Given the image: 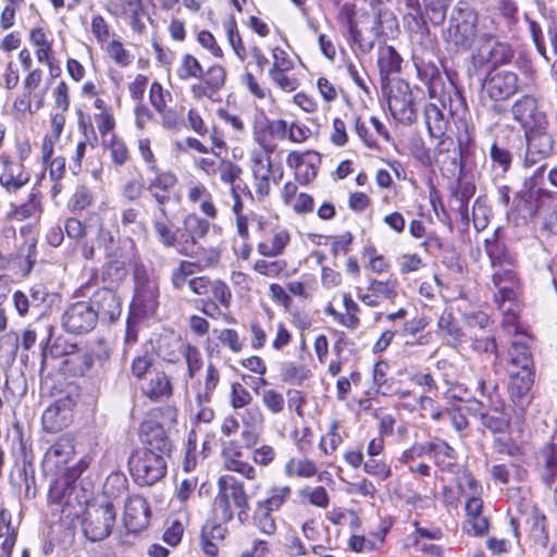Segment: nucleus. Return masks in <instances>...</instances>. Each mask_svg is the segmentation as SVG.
I'll list each match as a JSON object with an SVG mask.
<instances>
[{
    "mask_svg": "<svg viewBox=\"0 0 557 557\" xmlns=\"http://www.w3.org/2000/svg\"><path fill=\"white\" fill-rule=\"evenodd\" d=\"M494 38L485 18L467 2H458L451 10L448 26L443 32L446 45L456 52L468 51L475 42Z\"/></svg>",
    "mask_w": 557,
    "mask_h": 557,
    "instance_id": "1",
    "label": "nucleus"
},
{
    "mask_svg": "<svg viewBox=\"0 0 557 557\" xmlns=\"http://www.w3.org/2000/svg\"><path fill=\"white\" fill-rule=\"evenodd\" d=\"M527 150L523 159L525 169L535 168L532 175L524 180V188L532 190L543 178L545 164L542 161L550 156L554 148V139L547 132V127H536L524 132Z\"/></svg>",
    "mask_w": 557,
    "mask_h": 557,
    "instance_id": "2",
    "label": "nucleus"
},
{
    "mask_svg": "<svg viewBox=\"0 0 557 557\" xmlns=\"http://www.w3.org/2000/svg\"><path fill=\"white\" fill-rule=\"evenodd\" d=\"M116 522V511L111 500L87 503L82 518V531L90 542L108 539Z\"/></svg>",
    "mask_w": 557,
    "mask_h": 557,
    "instance_id": "3",
    "label": "nucleus"
},
{
    "mask_svg": "<svg viewBox=\"0 0 557 557\" xmlns=\"http://www.w3.org/2000/svg\"><path fill=\"white\" fill-rule=\"evenodd\" d=\"M128 465L134 481L141 486H151L166 474V461L160 453L136 449Z\"/></svg>",
    "mask_w": 557,
    "mask_h": 557,
    "instance_id": "4",
    "label": "nucleus"
},
{
    "mask_svg": "<svg viewBox=\"0 0 557 557\" xmlns=\"http://www.w3.org/2000/svg\"><path fill=\"white\" fill-rule=\"evenodd\" d=\"M219 492L214 498V509L221 512L224 521L233 519L231 500L240 509L238 516H247L249 510L248 496L244 485L233 475H223L218 481Z\"/></svg>",
    "mask_w": 557,
    "mask_h": 557,
    "instance_id": "5",
    "label": "nucleus"
},
{
    "mask_svg": "<svg viewBox=\"0 0 557 557\" xmlns=\"http://www.w3.org/2000/svg\"><path fill=\"white\" fill-rule=\"evenodd\" d=\"M522 89V84L516 72L509 70L490 71L483 82V90L494 102L492 109L502 112L498 102L506 101Z\"/></svg>",
    "mask_w": 557,
    "mask_h": 557,
    "instance_id": "6",
    "label": "nucleus"
},
{
    "mask_svg": "<svg viewBox=\"0 0 557 557\" xmlns=\"http://www.w3.org/2000/svg\"><path fill=\"white\" fill-rule=\"evenodd\" d=\"M515 50L510 44L495 39L480 40L471 55L472 65L483 69L490 65L491 71L511 63Z\"/></svg>",
    "mask_w": 557,
    "mask_h": 557,
    "instance_id": "7",
    "label": "nucleus"
},
{
    "mask_svg": "<svg viewBox=\"0 0 557 557\" xmlns=\"http://www.w3.org/2000/svg\"><path fill=\"white\" fill-rule=\"evenodd\" d=\"M478 389L488 400L493 412L481 413L482 424L493 433H503L509 428V417L503 412V404L498 397V384L491 377H479Z\"/></svg>",
    "mask_w": 557,
    "mask_h": 557,
    "instance_id": "8",
    "label": "nucleus"
},
{
    "mask_svg": "<svg viewBox=\"0 0 557 557\" xmlns=\"http://www.w3.org/2000/svg\"><path fill=\"white\" fill-rule=\"evenodd\" d=\"M458 138V144L449 136L438 140L435 149V162L438 163L443 171L448 172L451 176L460 177L463 172V158L468 150V141Z\"/></svg>",
    "mask_w": 557,
    "mask_h": 557,
    "instance_id": "9",
    "label": "nucleus"
},
{
    "mask_svg": "<svg viewBox=\"0 0 557 557\" xmlns=\"http://www.w3.org/2000/svg\"><path fill=\"white\" fill-rule=\"evenodd\" d=\"M63 329L72 334H87L91 332L97 323L98 315L95 313L88 300H79L71 304L61 318Z\"/></svg>",
    "mask_w": 557,
    "mask_h": 557,
    "instance_id": "10",
    "label": "nucleus"
},
{
    "mask_svg": "<svg viewBox=\"0 0 557 557\" xmlns=\"http://www.w3.org/2000/svg\"><path fill=\"white\" fill-rule=\"evenodd\" d=\"M157 297L158 293L154 287L149 286L136 292L126 324L125 341L127 343L137 341L136 320L154 313L158 304Z\"/></svg>",
    "mask_w": 557,
    "mask_h": 557,
    "instance_id": "11",
    "label": "nucleus"
},
{
    "mask_svg": "<svg viewBox=\"0 0 557 557\" xmlns=\"http://www.w3.org/2000/svg\"><path fill=\"white\" fill-rule=\"evenodd\" d=\"M209 227V222L197 214L186 215L182 226L177 227L176 251L186 257H194V248H196L198 240L208 234Z\"/></svg>",
    "mask_w": 557,
    "mask_h": 557,
    "instance_id": "12",
    "label": "nucleus"
},
{
    "mask_svg": "<svg viewBox=\"0 0 557 557\" xmlns=\"http://www.w3.org/2000/svg\"><path fill=\"white\" fill-rule=\"evenodd\" d=\"M387 104L393 117L404 124H411L417 119L412 92L404 81H397L391 88Z\"/></svg>",
    "mask_w": 557,
    "mask_h": 557,
    "instance_id": "13",
    "label": "nucleus"
},
{
    "mask_svg": "<svg viewBox=\"0 0 557 557\" xmlns=\"http://www.w3.org/2000/svg\"><path fill=\"white\" fill-rule=\"evenodd\" d=\"M512 119L518 122L524 132L532 128L548 127L546 114L539 109L537 100L531 95L518 98L510 109Z\"/></svg>",
    "mask_w": 557,
    "mask_h": 557,
    "instance_id": "14",
    "label": "nucleus"
},
{
    "mask_svg": "<svg viewBox=\"0 0 557 557\" xmlns=\"http://www.w3.org/2000/svg\"><path fill=\"white\" fill-rule=\"evenodd\" d=\"M533 369H522L510 372L509 395L518 418H523L531 403L530 391L534 382Z\"/></svg>",
    "mask_w": 557,
    "mask_h": 557,
    "instance_id": "15",
    "label": "nucleus"
},
{
    "mask_svg": "<svg viewBox=\"0 0 557 557\" xmlns=\"http://www.w3.org/2000/svg\"><path fill=\"white\" fill-rule=\"evenodd\" d=\"M74 399L66 395L57 399L42 413L44 429L49 433H57L66 428L73 420Z\"/></svg>",
    "mask_w": 557,
    "mask_h": 557,
    "instance_id": "16",
    "label": "nucleus"
},
{
    "mask_svg": "<svg viewBox=\"0 0 557 557\" xmlns=\"http://www.w3.org/2000/svg\"><path fill=\"white\" fill-rule=\"evenodd\" d=\"M151 510L147 499L138 494L129 495L124 504L123 522L126 530L139 533L150 522Z\"/></svg>",
    "mask_w": 557,
    "mask_h": 557,
    "instance_id": "17",
    "label": "nucleus"
},
{
    "mask_svg": "<svg viewBox=\"0 0 557 557\" xmlns=\"http://www.w3.org/2000/svg\"><path fill=\"white\" fill-rule=\"evenodd\" d=\"M98 321L112 323L119 319L122 312L121 298L115 290L111 288H99L92 293L88 300Z\"/></svg>",
    "mask_w": 557,
    "mask_h": 557,
    "instance_id": "18",
    "label": "nucleus"
},
{
    "mask_svg": "<svg viewBox=\"0 0 557 557\" xmlns=\"http://www.w3.org/2000/svg\"><path fill=\"white\" fill-rule=\"evenodd\" d=\"M492 282L498 289L495 294V301L498 306H503L506 301H513L517 297L516 288L519 281L516 273L515 265H502L492 268Z\"/></svg>",
    "mask_w": 557,
    "mask_h": 557,
    "instance_id": "19",
    "label": "nucleus"
},
{
    "mask_svg": "<svg viewBox=\"0 0 557 557\" xmlns=\"http://www.w3.org/2000/svg\"><path fill=\"white\" fill-rule=\"evenodd\" d=\"M140 440L143 447L154 453H160L162 457L169 455L172 449V443L163 426L154 421H145L140 425Z\"/></svg>",
    "mask_w": 557,
    "mask_h": 557,
    "instance_id": "20",
    "label": "nucleus"
},
{
    "mask_svg": "<svg viewBox=\"0 0 557 557\" xmlns=\"http://www.w3.org/2000/svg\"><path fill=\"white\" fill-rule=\"evenodd\" d=\"M30 180L29 172L23 163L9 159L2 160V170L0 173V185L9 194H15Z\"/></svg>",
    "mask_w": 557,
    "mask_h": 557,
    "instance_id": "21",
    "label": "nucleus"
},
{
    "mask_svg": "<svg viewBox=\"0 0 557 557\" xmlns=\"http://www.w3.org/2000/svg\"><path fill=\"white\" fill-rule=\"evenodd\" d=\"M465 529L473 535H483L488 530V520L482 515L483 500L480 496H469L466 506Z\"/></svg>",
    "mask_w": 557,
    "mask_h": 557,
    "instance_id": "22",
    "label": "nucleus"
},
{
    "mask_svg": "<svg viewBox=\"0 0 557 557\" xmlns=\"http://www.w3.org/2000/svg\"><path fill=\"white\" fill-rule=\"evenodd\" d=\"M20 233L25 236V240L18 246L14 255V260L23 275H28L37 260V239L35 236L30 235L32 231L28 226L21 227Z\"/></svg>",
    "mask_w": 557,
    "mask_h": 557,
    "instance_id": "23",
    "label": "nucleus"
},
{
    "mask_svg": "<svg viewBox=\"0 0 557 557\" xmlns=\"http://www.w3.org/2000/svg\"><path fill=\"white\" fill-rule=\"evenodd\" d=\"M75 455L74 440L70 435L59 437L45 454V461L62 470Z\"/></svg>",
    "mask_w": 557,
    "mask_h": 557,
    "instance_id": "24",
    "label": "nucleus"
},
{
    "mask_svg": "<svg viewBox=\"0 0 557 557\" xmlns=\"http://www.w3.org/2000/svg\"><path fill=\"white\" fill-rule=\"evenodd\" d=\"M449 115L445 113V106L441 109L436 103H429L424 108V119L431 137L442 139L449 124Z\"/></svg>",
    "mask_w": 557,
    "mask_h": 557,
    "instance_id": "25",
    "label": "nucleus"
},
{
    "mask_svg": "<svg viewBox=\"0 0 557 557\" xmlns=\"http://www.w3.org/2000/svg\"><path fill=\"white\" fill-rule=\"evenodd\" d=\"M498 232L495 231L490 238L484 240L486 255L492 268L502 265H515L516 258L509 252L506 245L498 240Z\"/></svg>",
    "mask_w": 557,
    "mask_h": 557,
    "instance_id": "26",
    "label": "nucleus"
},
{
    "mask_svg": "<svg viewBox=\"0 0 557 557\" xmlns=\"http://www.w3.org/2000/svg\"><path fill=\"white\" fill-rule=\"evenodd\" d=\"M401 62L403 59L394 47L386 46L380 49L377 65L383 85L391 74L398 73L400 71Z\"/></svg>",
    "mask_w": 557,
    "mask_h": 557,
    "instance_id": "27",
    "label": "nucleus"
},
{
    "mask_svg": "<svg viewBox=\"0 0 557 557\" xmlns=\"http://www.w3.org/2000/svg\"><path fill=\"white\" fill-rule=\"evenodd\" d=\"M144 393L151 400H160L169 398L173 393V388L170 379L164 372H154L144 388Z\"/></svg>",
    "mask_w": 557,
    "mask_h": 557,
    "instance_id": "28",
    "label": "nucleus"
},
{
    "mask_svg": "<svg viewBox=\"0 0 557 557\" xmlns=\"http://www.w3.org/2000/svg\"><path fill=\"white\" fill-rule=\"evenodd\" d=\"M102 146L110 152L114 165L122 166L129 160L131 154L126 144L115 134H111L109 139L103 138Z\"/></svg>",
    "mask_w": 557,
    "mask_h": 557,
    "instance_id": "29",
    "label": "nucleus"
},
{
    "mask_svg": "<svg viewBox=\"0 0 557 557\" xmlns=\"http://www.w3.org/2000/svg\"><path fill=\"white\" fill-rule=\"evenodd\" d=\"M226 530L220 524H213L210 528L205 527L201 532V546L208 556H216L219 553L218 542L225 536Z\"/></svg>",
    "mask_w": 557,
    "mask_h": 557,
    "instance_id": "30",
    "label": "nucleus"
},
{
    "mask_svg": "<svg viewBox=\"0 0 557 557\" xmlns=\"http://www.w3.org/2000/svg\"><path fill=\"white\" fill-rule=\"evenodd\" d=\"M128 488V480L126 475L120 471L112 472L103 484V495L107 500H113L123 496Z\"/></svg>",
    "mask_w": 557,
    "mask_h": 557,
    "instance_id": "31",
    "label": "nucleus"
},
{
    "mask_svg": "<svg viewBox=\"0 0 557 557\" xmlns=\"http://www.w3.org/2000/svg\"><path fill=\"white\" fill-rule=\"evenodd\" d=\"M220 381V373L213 363L209 362L206 370L203 387L196 395L198 406L209 404L211 401L214 389Z\"/></svg>",
    "mask_w": 557,
    "mask_h": 557,
    "instance_id": "32",
    "label": "nucleus"
},
{
    "mask_svg": "<svg viewBox=\"0 0 557 557\" xmlns=\"http://www.w3.org/2000/svg\"><path fill=\"white\" fill-rule=\"evenodd\" d=\"M0 537H3L1 557H10L15 545L16 531L11 525L10 513L5 509L0 510Z\"/></svg>",
    "mask_w": 557,
    "mask_h": 557,
    "instance_id": "33",
    "label": "nucleus"
},
{
    "mask_svg": "<svg viewBox=\"0 0 557 557\" xmlns=\"http://www.w3.org/2000/svg\"><path fill=\"white\" fill-rule=\"evenodd\" d=\"M153 230L156 232L158 240L165 247V248H175L177 245V228L173 230V227L170 225L169 219L163 218L160 215V218H154L153 222Z\"/></svg>",
    "mask_w": 557,
    "mask_h": 557,
    "instance_id": "34",
    "label": "nucleus"
},
{
    "mask_svg": "<svg viewBox=\"0 0 557 557\" xmlns=\"http://www.w3.org/2000/svg\"><path fill=\"white\" fill-rule=\"evenodd\" d=\"M272 512V509L258 502L252 516L253 524L261 533L267 535H273L276 532V523Z\"/></svg>",
    "mask_w": 557,
    "mask_h": 557,
    "instance_id": "35",
    "label": "nucleus"
},
{
    "mask_svg": "<svg viewBox=\"0 0 557 557\" xmlns=\"http://www.w3.org/2000/svg\"><path fill=\"white\" fill-rule=\"evenodd\" d=\"M509 364L517 367L519 370L533 369L532 356L525 344L520 342H512L508 350Z\"/></svg>",
    "mask_w": 557,
    "mask_h": 557,
    "instance_id": "36",
    "label": "nucleus"
},
{
    "mask_svg": "<svg viewBox=\"0 0 557 557\" xmlns=\"http://www.w3.org/2000/svg\"><path fill=\"white\" fill-rule=\"evenodd\" d=\"M437 325L441 331L445 332L449 336L451 345H460L465 339L462 330L458 326L453 313L450 311H444L437 321Z\"/></svg>",
    "mask_w": 557,
    "mask_h": 557,
    "instance_id": "37",
    "label": "nucleus"
},
{
    "mask_svg": "<svg viewBox=\"0 0 557 557\" xmlns=\"http://www.w3.org/2000/svg\"><path fill=\"white\" fill-rule=\"evenodd\" d=\"M287 476L311 478L317 474L318 468L312 460L307 458L295 459L292 458L287 461L284 468Z\"/></svg>",
    "mask_w": 557,
    "mask_h": 557,
    "instance_id": "38",
    "label": "nucleus"
},
{
    "mask_svg": "<svg viewBox=\"0 0 557 557\" xmlns=\"http://www.w3.org/2000/svg\"><path fill=\"white\" fill-rule=\"evenodd\" d=\"M289 234L287 231H280L274 234L271 243H260L258 245V251L264 257H276L280 256L286 245L289 243Z\"/></svg>",
    "mask_w": 557,
    "mask_h": 557,
    "instance_id": "39",
    "label": "nucleus"
},
{
    "mask_svg": "<svg viewBox=\"0 0 557 557\" xmlns=\"http://www.w3.org/2000/svg\"><path fill=\"white\" fill-rule=\"evenodd\" d=\"M429 449H432L435 462L442 470H446L451 466L450 462H445V459L453 460L456 458V450L449 446L445 441L436 438L429 443Z\"/></svg>",
    "mask_w": 557,
    "mask_h": 557,
    "instance_id": "40",
    "label": "nucleus"
},
{
    "mask_svg": "<svg viewBox=\"0 0 557 557\" xmlns=\"http://www.w3.org/2000/svg\"><path fill=\"white\" fill-rule=\"evenodd\" d=\"M40 210L41 206L39 193L35 188H33V190L28 195V200L16 207L12 214L16 220L22 221L36 215L37 213L40 212Z\"/></svg>",
    "mask_w": 557,
    "mask_h": 557,
    "instance_id": "41",
    "label": "nucleus"
},
{
    "mask_svg": "<svg viewBox=\"0 0 557 557\" xmlns=\"http://www.w3.org/2000/svg\"><path fill=\"white\" fill-rule=\"evenodd\" d=\"M202 75L203 69L199 61L191 54L183 55L177 69V76L183 81H188L190 78H201Z\"/></svg>",
    "mask_w": 557,
    "mask_h": 557,
    "instance_id": "42",
    "label": "nucleus"
},
{
    "mask_svg": "<svg viewBox=\"0 0 557 557\" xmlns=\"http://www.w3.org/2000/svg\"><path fill=\"white\" fill-rule=\"evenodd\" d=\"M18 334L8 332L0 336V359L7 362H13L18 350Z\"/></svg>",
    "mask_w": 557,
    "mask_h": 557,
    "instance_id": "43",
    "label": "nucleus"
},
{
    "mask_svg": "<svg viewBox=\"0 0 557 557\" xmlns=\"http://www.w3.org/2000/svg\"><path fill=\"white\" fill-rule=\"evenodd\" d=\"M224 28L227 35V39L236 53V55L243 61L246 58V49L244 47L243 40L240 38V35L237 30L236 21L233 16H230L224 22Z\"/></svg>",
    "mask_w": 557,
    "mask_h": 557,
    "instance_id": "44",
    "label": "nucleus"
},
{
    "mask_svg": "<svg viewBox=\"0 0 557 557\" xmlns=\"http://www.w3.org/2000/svg\"><path fill=\"white\" fill-rule=\"evenodd\" d=\"M426 17L433 25H441L445 21L448 0H424Z\"/></svg>",
    "mask_w": 557,
    "mask_h": 557,
    "instance_id": "45",
    "label": "nucleus"
},
{
    "mask_svg": "<svg viewBox=\"0 0 557 557\" xmlns=\"http://www.w3.org/2000/svg\"><path fill=\"white\" fill-rule=\"evenodd\" d=\"M292 494V490L289 486H273L270 492L269 496L262 500H259L264 506L269 507L273 511L278 510L289 498Z\"/></svg>",
    "mask_w": 557,
    "mask_h": 557,
    "instance_id": "46",
    "label": "nucleus"
},
{
    "mask_svg": "<svg viewBox=\"0 0 557 557\" xmlns=\"http://www.w3.org/2000/svg\"><path fill=\"white\" fill-rule=\"evenodd\" d=\"M272 153L258 152L253 150L251 152V172L252 175H271L273 171Z\"/></svg>",
    "mask_w": 557,
    "mask_h": 557,
    "instance_id": "47",
    "label": "nucleus"
},
{
    "mask_svg": "<svg viewBox=\"0 0 557 557\" xmlns=\"http://www.w3.org/2000/svg\"><path fill=\"white\" fill-rule=\"evenodd\" d=\"M201 78L216 94L225 84L226 71L221 65H212L203 72Z\"/></svg>",
    "mask_w": 557,
    "mask_h": 557,
    "instance_id": "48",
    "label": "nucleus"
},
{
    "mask_svg": "<svg viewBox=\"0 0 557 557\" xmlns=\"http://www.w3.org/2000/svg\"><path fill=\"white\" fill-rule=\"evenodd\" d=\"M363 470L366 473L376 476L380 480H386L392 475V469L383 459L379 457H369L363 462Z\"/></svg>",
    "mask_w": 557,
    "mask_h": 557,
    "instance_id": "49",
    "label": "nucleus"
},
{
    "mask_svg": "<svg viewBox=\"0 0 557 557\" xmlns=\"http://www.w3.org/2000/svg\"><path fill=\"white\" fill-rule=\"evenodd\" d=\"M218 170V174L220 175V180L224 183H227L232 187L239 188V185L236 184V180L239 178V175L242 174V169L227 160H220V165L215 166Z\"/></svg>",
    "mask_w": 557,
    "mask_h": 557,
    "instance_id": "50",
    "label": "nucleus"
},
{
    "mask_svg": "<svg viewBox=\"0 0 557 557\" xmlns=\"http://www.w3.org/2000/svg\"><path fill=\"white\" fill-rule=\"evenodd\" d=\"M196 258L198 271H203L208 268L215 267L220 261V252L214 248H201L198 251L194 249V257Z\"/></svg>",
    "mask_w": 557,
    "mask_h": 557,
    "instance_id": "51",
    "label": "nucleus"
},
{
    "mask_svg": "<svg viewBox=\"0 0 557 557\" xmlns=\"http://www.w3.org/2000/svg\"><path fill=\"white\" fill-rule=\"evenodd\" d=\"M300 497L308 499L311 505L320 508H326L330 503L329 494L323 486H307L300 491Z\"/></svg>",
    "mask_w": 557,
    "mask_h": 557,
    "instance_id": "52",
    "label": "nucleus"
},
{
    "mask_svg": "<svg viewBox=\"0 0 557 557\" xmlns=\"http://www.w3.org/2000/svg\"><path fill=\"white\" fill-rule=\"evenodd\" d=\"M153 362V352L145 351L143 355H138L132 362L133 375L136 379L141 380L147 373H150V369L152 368Z\"/></svg>",
    "mask_w": 557,
    "mask_h": 557,
    "instance_id": "53",
    "label": "nucleus"
},
{
    "mask_svg": "<svg viewBox=\"0 0 557 557\" xmlns=\"http://www.w3.org/2000/svg\"><path fill=\"white\" fill-rule=\"evenodd\" d=\"M252 397L250 393L240 383H232L231 386V406L234 409H242L250 405Z\"/></svg>",
    "mask_w": 557,
    "mask_h": 557,
    "instance_id": "54",
    "label": "nucleus"
},
{
    "mask_svg": "<svg viewBox=\"0 0 557 557\" xmlns=\"http://www.w3.org/2000/svg\"><path fill=\"white\" fill-rule=\"evenodd\" d=\"M168 99H171L170 91L164 90L160 83L153 82L150 86L149 100L157 112L164 111Z\"/></svg>",
    "mask_w": 557,
    "mask_h": 557,
    "instance_id": "55",
    "label": "nucleus"
},
{
    "mask_svg": "<svg viewBox=\"0 0 557 557\" xmlns=\"http://www.w3.org/2000/svg\"><path fill=\"white\" fill-rule=\"evenodd\" d=\"M94 201L92 193L86 186H78L73 194L70 206L73 211H83Z\"/></svg>",
    "mask_w": 557,
    "mask_h": 557,
    "instance_id": "56",
    "label": "nucleus"
},
{
    "mask_svg": "<svg viewBox=\"0 0 557 557\" xmlns=\"http://www.w3.org/2000/svg\"><path fill=\"white\" fill-rule=\"evenodd\" d=\"M457 483L460 493H468L470 496H480L482 492L481 485L467 470L458 474Z\"/></svg>",
    "mask_w": 557,
    "mask_h": 557,
    "instance_id": "57",
    "label": "nucleus"
},
{
    "mask_svg": "<svg viewBox=\"0 0 557 557\" xmlns=\"http://www.w3.org/2000/svg\"><path fill=\"white\" fill-rule=\"evenodd\" d=\"M420 75L425 79L429 85V92L431 98L436 97L438 88L441 87L442 77L436 66L426 65L423 69H419Z\"/></svg>",
    "mask_w": 557,
    "mask_h": 557,
    "instance_id": "58",
    "label": "nucleus"
},
{
    "mask_svg": "<svg viewBox=\"0 0 557 557\" xmlns=\"http://www.w3.org/2000/svg\"><path fill=\"white\" fill-rule=\"evenodd\" d=\"M309 371L295 363H286L282 371V380L290 384H301L308 379Z\"/></svg>",
    "mask_w": 557,
    "mask_h": 557,
    "instance_id": "59",
    "label": "nucleus"
},
{
    "mask_svg": "<svg viewBox=\"0 0 557 557\" xmlns=\"http://www.w3.org/2000/svg\"><path fill=\"white\" fill-rule=\"evenodd\" d=\"M262 404L272 413L277 414L284 410V396L275 389H267L262 393Z\"/></svg>",
    "mask_w": 557,
    "mask_h": 557,
    "instance_id": "60",
    "label": "nucleus"
},
{
    "mask_svg": "<svg viewBox=\"0 0 557 557\" xmlns=\"http://www.w3.org/2000/svg\"><path fill=\"white\" fill-rule=\"evenodd\" d=\"M286 268V262L283 260L275 261H267V260H258L253 269L265 276L277 277Z\"/></svg>",
    "mask_w": 557,
    "mask_h": 557,
    "instance_id": "61",
    "label": "nucleus"
},
{
    "mask_svg": "<svg viewBox=\"0 0 557 557\" xmlns=\"http://www.w3.org/2000/svg\"><path fill=\"white\" fill-rule=\"evenodd\" d=\"M411 156L424 168H431L435 162V157L431 154V150L422 140H418L410 146Z\"/></svg>",
    "mask_w": 557,
    "mask_h": 557,
    "instance_id": "62",
    "label": "nucleus"
},
{
    "mask_svg": "<svg viewBox=\"0 0 557 557\" xmlns=\"http://www.w3.org/2000/svg\"><path fill=\"white\" fill-rule=\"evenodd\" d=\"M177 183L176 176L171 172H163L150 181L148 190H161L168 193Z\"/></svg>",
    "mask_w": 557,
    "mask_h": 557,
    "instance_id": "63",
    "label": "nucleus"
},
{
    "mask_svg": "<svg viewBox=\"0 0 557 557\" xmlns=\"http://www.w3.org/2000/svg\"><path fill=\"white\" fill-rule=\"evenodd\" d=\"M65 232L69 237L76 240H84L91 232V227L84 225L78 219L69 218L64 225Z\"/></svg>",
    "mask_w": 557,
    "mask_h": 557,
    "instance_id": "64",
    "label": "nucleus"
}]
</instances>
